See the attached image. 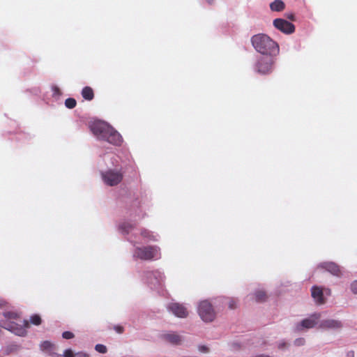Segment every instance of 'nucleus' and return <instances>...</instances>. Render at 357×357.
I'll return each instance as SVG.
<instances>
[{"mask_svg":"<svg viewBox=\"0 0 357 357\" xmlns=\"http://www.w3.org/2000/svg\"><path fill=\"white\" fill-rule=\"evenodd\" d=\"M90 128L100 139L106 140L116 145H119L122 142L120 134L104 121H94L91 123Z\"/></svg>","mask_w":357,"mask_h":357,"instance_id":"f257e3e1","label":"nucleus"},{"mask_svg":"<svg viewBox=\"0 0 357 357\" xmlns=\"http://www.w3.org/2000/svg\"><path fill=\"white\" fill-rule=\"evenodd\" d=\"M4 319L0 322L1 326L14 333L15 334L23 336L26 333V328L29 326L27 321L22 320L17 313L13 312H6L3 313Z\"/></svg>","mask_w":357,"mask_h":357,"instance_id":"f03ea898","label":"nucleus"},{"mask_svg":"<svg viewBox=\"0 0 357 357\" xmlns=\"http://www.w3.org/2000/svg\"><path fill=\"white\" fill-rule=\"evenodd\" d=\"M251 43L254 48L261 54H278L279 45L268 36L259 33L251 38Z\"/></svg>","mask_w":357,"mask_h":357,"instance_id":"7ed1b4c3","label":"nucleus"},{"mask_svg":"<svg viewBox=\"0 0 357 357\" xmlns=\"http://www.w3.org/2000/svg\"><path fill=\"white\" fill-rule=\"evenodd\" d=\"M278 54H261L255 63V70L261 75L273 72Z\"/></svg>","mask_w":357,"mask_h":357,"instance_id":"20e7f679","label":"nucleus"},{"mask_svg":"<svg viewBox=\"0 0 357 357\" xmlns=\"http://www.w3.org/2000/svg\"><path fill=\"white\" fill-rule=\"evenodd\" d=\"M197 311L200 318L204 322H212L216 317V312L211 303L208 301H201L199 303Z\"/></svg>","mask_w":357,"mask_h":357,"instance_id":"39448f33","label":"nucleus"},{"mask_svg":"<svg viewBox=\"0 0 357 357\" xmlns=\"http://www.w3.org/2000/svg\"><path fill=\"white\" fill-rule=\"evenodd\" d=\"M321 318V314L314 313L297 323L295 326V330L296 331L301 332L316 326L319 327Z\"/></svg>","mask_w":357,"mask_h":357,"instance_id":"423d86ee","label":"nucleus"},{"mask_svg":"<svg viewBox=\"0 0 357 357\" xmlns=\"http://www.w3.org/2000/svg\"><path fill=\"white\" fill-rule=\"evenodd\" d=\"M160 250L157 247H144L136 249L134 257L142 260H150L160 257Z\"/></svg>","mask_w":357,"mask_h":357,"instance_id":"0eeeda50","label":"nucleus"},{"mask_svg":"<svg viewBox=\"0 0 357 357\" xmlns=\"http://www.w3.org/2000/svg\"><path fill=\"white\" fill-rule=\"evenodd\" d=\"M102 178L105 184L113 186L122 181L123 174L120 169H111L103 172Z\"/></svg>","mask_w":357,"mask_h":357,"instance_id":"6e6552de","label":"nucleus"},{"mask_svg":"<svg viewBox=\"0 0 357 357\" xmlns=\"http://www.w3.org/2000/svg\"><path fill=\"white\" fill-rule=\"evenodd\" d=\"M274 26L285 34H291L295 31V26L286 20L277 18L273 20Z\"/></svg>","mask_w":357,"mask_h":357,"instance_id":"1a4fd4ad","label":"nucleus"},{"mask_svg":"<svg viewBox=\"0 0 357 357\" xmlns=\"http://www.w3.org/2000/svg\"><path fill=\"white\" fill-rule=\"evenodd\" d=\"M311 294L314 302L319 305L325 303V295L329 296L331 291L328 289H322L321 288L314 286L312 287Z\"/></svg>","mask_w":357,"mask_h":357,"instance_id":"9d476101","label":"nucleus"},{"mask_svg":"<svg viewBox=\"0 0 357 357\" xmlns=\"http://www.w3.org/2000/svg\"><path fill=\"white\" fill-rule=\"evenodd\" d=\"M167 308L169 312L178 318H186L189 314L187 307L180 303H172Z\"/></svg>","mask_w":357,"mask_h":357,"instance_id":"9b49d317","label":"nucleus"},{"mask_svg":"<svg viewBox=\"0 0 357 357\" xmlns=\"http://www.w3.org/2000/svg\"><path fill=\"white\" fill-rule=\"evenodd\" d=\"M342 326L341 321L338 320L333 319H321V318L319 325V328L324 330H337L341 328Z\"/></svg>","mask_w":357,"mask_h":357,"instance_id":"f8f14e48","label":"nucleus"},{"mask_svg":"<svg viewBox=\"0 0 357 357\" xmlns=\"http://www.w3.org/2000/svg\"><path fill=\"white\" fill-rule=\"evenodd\" d=\"M160 337L165 341L173 344H179L182 341L181 337L174 332L163 333L161 334Z\"/></svg>","mask_w":357,"mask_h":357,"instance_id":"ddd939ff","label":"nucleus"},{"mask_svg":"<svg viewBox=\"0 0 357 357\" xmlns=\"http://www.w3.org/2000/svg\"><path fill=\"white\" fill-rule=\"evenodd\" d=\"M285 8L284 3L281 0H275L270 4V8L272 11L280 12Z\"/></svg>","mask_w":357,"mask_h":357,"instance_id":"4468645a","label":"nucleus"},{"mask_svg":"<svg viewBox=\"0 0 357 357\" xmlns=\"http://www.w3.org/2000/svg\"><path fill=\"white\" fill-rule=\"evenodd\" d=\"M323 266L332 274L337 275L340 273L339 267L332 262L326 263L323 265Z\"/></svg>","mask_w":357,"mask_h":357,"instance_id":"2eb2a0df","label":"nucleus"},{"mask_svg":"<svg viewBox=\"0 0 357 357\" xmlns=\"http://www.w3.org/2000/svg\"><path fill=\"white\" fill-rule=\"evenodd\" d=\"M255 299L257 301H262L266 298V293L263 290L257 291L255 294Z\"/></svg>","mask_w":357,"mask_h":357,"instance_id":"dca6fc26","label":"nucleus"},{"mask_svg":"<svg viewBox=\"0 0 357 357\" xmlns=\"http://www.w3.org/2000/svg\"><path fill=\"white\" fill-rule=\"evenodd\" d=\"M40 349L43 351H50L53 348V344L49 341H45L40 344Z\"/></svg>","mask_w":357,"mask_h":357,"instance_id":"f3484780","label":"nucleus"},{"mask_svg":"<svg viewBox=\"0 0 357 357\" xmlns=\"http://www.w3.org/2000/svg\"><path fill=\"white\" fill-rule=\"evenodd\" d=\"M197 350L201 354H208L210 352L211 349L208 345L206 344H199L197 346Z\"/></svg>","mask_w":357,"mask_h":357,"instance_id":"a211bd4d","label":"nucleus"},{"mask_svg":"<svg viewBox=\"0 0 357 357\" xmlns=\"http://www.w3.org/2000/svg\"><path fill=\"white\" fill-rule=\"evenodd\" d=\"M82 97L88 100H91L93 98V91H82Z\"/></svg>","mask_w":357,"mask_h":357,"instance_id":"6ab92c4d","label":"nucleus"},{"mask_svg":"<svg viewBox=\"0 0 357 357\" xmlns=\"http://www.w3.org/2000/svg\"><path fill=\"white\" fill-rule=\"evenodd\" d=\"M65 105L68 108L72 109L75 107L76 101L74 98H69L66 100Z\"/></svg>","mask_w":357,"mask_h":357,"instance_id":"aec40b11","label":"nucleus"},{"mask_svg":"<svg viewBox=\"0 0 357 357\" xmlns=\"http://www.w3.org/2000/svg\"><path fill=\"white\" fill-rule=\"evenodd\" d=\"M95 349L100 354H105L107 351V347L101 344H96L95 347Z\"/></svg>","mask_w":357,"mask_h":357,"instance_id":"412c9836","label":"nucleus"},{"mask_svg":"<svg viewBox=\"0 0 357 357\" xmlns=\"http://www.w3.org/2000/svg\"><path fill=\"white\" fill-rule=\"evenodd\" d=\"M227 305L230 309H235L237 306V301L234 298H229L227 301Z\"/></svg>","mask_w":357,"mask_h":357,"instance_id":"4be33fe9","label":"nucleus"},{"mask_svg":"<svg viewBox=\"0 0 357 357\" xmlns=\"http://www.w3.org/2000/svg\"><path fill=\"white\" fill-rule=\"evenodd\" d=\"M305 343V340L303 337H298L296 339L294 342V344L297 347H301L304 345Z\"/></svg>","mask_w":357,"mask_h":357,"instance_id":"5701e85b","label":"nucleus"},{"mask_svg":"<svg viewBox=\"0 0 357 357\" xmlns=\"http://www.w3.org/2000/svg\"><path fill=\"white\" fill-rule=\"evenodd\" d=\"M31 322L35 325H39L41 322V319L38 315H34L31 317Z\"/></svg>","mask_w":357,"mask_h":357,"instance_id":"b1692460","label":"nucleus"},{"mask_svg":"<svg viewBox=\"0 0 357 357\" xmlns=\"http://www.w3.org/2000/svg\"><path fill=\"white\" fill-rule=\"evenodd\" d=\"M350 289L352 293L357 294V280L351 283Z\"/></svg>","mask_w":357,"mask_h":357,"instance_id":"393cba45","label":"nucleus"},{"mask_svg":"<svg viewBox=\"0 0 357 357\" xmlns=\"http://www.w3.org/2000/svg\"><path fill=\"white\" fill-rule=\"evenodd\" d=\"M63 356V357H75V354H74L71 349H68L64 351Z\"/></svg>","mask_w":357,"mask_h":357,"instance_id":"a878e982","label":"nucleus"},{"mask_svg":"<svg viewBox=\"0 0 357 357\" xmlns=\"http://www.w3.org/2000/svg\"><path fill=\"white\" fill-rule=\"evenodd\" d=\"M62 336L65 339H71L74 337V335L73 333H71L70 331H66V332L63 333Z\"/></svg>","mask_w":357,"mask_h":357,"instance_id":"bb28decb","label":"nucleus"},{"mask_svg":"<svg viewBox=\"0 0 357 357\" xmlns=\"http://www.w3.org/2000/svg\"><path fill=\"white\" fill-rule=\"evenodd\" d=\"M127 227L130 228V226L128 224H123L120 227L121 229L123 230L126 233H128L129 231V230L127 229Z\"/></svg>","mask_w":357,"mask_h":357,"instance_id":"cd10ccee","label":"nucleus"},{"mask_svg":"<svg viewBox=\"0 0 357 357\" xmlns=\"http://www.w3.org/2000/svg\"><path fill=\"white\" fill-rule=\"evenodd\" d=\"M286 347H287V344L284 342H281L278 344V348L280 349H285Z\"/></svg>","mask_w":357,"mask_h":357,"instance_id":"c85d7f7f","label":"nucleus"},{"mask_svg":"<svg viewBox=\"0 0 357 357\" xmlns=\"http://www.w3.org/2000/svg\"><path fill=\"white\" fill-rule=\"evenodd\" d=\"M75 357H89V356L84 352H78V353L75 354Z\"/></svg>","mask_w":357,"mask_h":357,"instance_id":"c756f323","label":"nucleus"},{"mask_svg":"<svg viewBox=\"0 0 357 357\" xmlns=\"http://www.w3.org/2000/svg\"><path fill=\"white\" fill-rule=\"evenodd\" d=\"M142 235L144 236V237H148L149 236V233L146 231H144L142 233Z\"/></svg>","mask_w":357,"mask_h":357,"instance_id":"7c9ffc66","label":"nucleus"},{"mask_svg":"<svg viewBox=\"0 0 357 357\" xmlns=\"http://www.w3.org/2000/svg\"><path fill=\"white\" fill-rule=\"evenodd\" d=\"M287 17L289 19H290L291 20H295L294 15L293 14H290L289 15L287 16Z\"/></svg>","mask_w":357,"mask_h":357,"instance_id":"2f4dec72","label":"nucleus"},{"mask_svg":"<svg viewBox=\"0 0 357 357\" xmlns=\"http://www.w3.org/2000/svg\"><path fill=\"white\" fill-rule=\"evenodd\" d=\"M83 89H86V90H88V89H92L91 87L89 86H85L83 88Z\"/></svg>","mask_w":357,"mask_h":357,"instance_id":"473e14b6","label":"nucleus"},{"mask_svg":"<svg viewBox=\"0 0 357 357\" xmlns=\"http://www.w3.org/2000/svg\"><path fill=\"white\" fill-rule=\"evenodd\" d=\"M117 331L119 333H121L122 330H121V327H119L118 329H117Z\"/></svg>","mask_w":357,"mask_h":357,"instance_id":"72a5a7b5","label":"nucleus"},{"mask_svg":"<svg viewBox=\"0 0 357 357\" xmlns=\"http://www.w3.org/2000/svg\"><path fill=\"white\" fill-rule=\"evenodd\" d=\"M52 89H55V90H57V89H59L57 86H52Z\"/></svg>","mask_w":357,"mask_h":357,"instance_id":"f704fd0d","label":"nucleus"},{"mask_svg":"<svg viewBox=\"0 0 357 357\" xmlns=\"http://www.w3.org/2000/svg\"><path fill=\"white\" fill-rule=\"evenodd\" d=\"M208 3H211L213 0H206Z\"/></svg>","mask_w":357,"mask_h":357,"instance_id":"c9c22d12","label":"nucleus"}]
</instances>
